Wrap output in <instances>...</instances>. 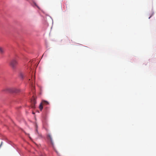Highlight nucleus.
<instances>
[{"label": "nucleus", "mask_w": 156, "mask_h": 156, "mask_svg": "<svg viewBox=\"0 0 156 156\" xmlns=\"http://www.w3.org/2000/svg\"><path fill=\"white\" fill-rule=\"evenodd\" d=\"M17 64V61L15 58H13L11 60L10 62V66L13 69H14L16 68Z\"/></svg>", "instance_id": "1"}, {"label": "nucleus", "mask_w": 156, "mask_h": 156, "mask_svg": "<svg viewBox=\"0 0 156 156\" xmlns=\"http://www.w3.org/2000/svg\"><path fill=\"white\" fill-rule=\"evenodd\" d=\"M47 139L49 140L52 145L53 144V142L51 135L50 134H48L47 135Z\"/></svg>", "instance_id": "2"}, {"label": "nucleus", "mask_w": 156, "mask_h": 156, "mask_svg": "<svg viewBox=\"0 0 156 156\" xmlns=\"http://www.w3.org/2000/svg\"><path fill=\"white\" fill-rule=\"evenodd\" d=\"M20 90L19 89H16V88H13L11 90V92L16 93H18L19 92Z\"/></svg>", "instance_id": "3"}, {"label": "nucleus", "mask_w": 156, "mask_h": 156, "mask_svg": "<svg viewBox=\"0 0 156 156\" xmlns=\"http://www.w3.org/2000/svg\"><path fill=\"white\" fill-rule=\"evenodd\" d=\"M5 49L2 47H0V53L1 54H3L5 52Z\"/></svg>", "instance_id": "4"}, {"label": "nucleus", "mask_w": 156, "mask_h": 156, "mask_svg": "<svg viewBox=\"0 0 156 156\" xmlns=\"http://www.w3.org/2000/svg\"><path fill=\"white\" fill-rule=\"evenodd\" d=\"M42 103L43 105H48L49 104V102L46 101H43Z\"/></svg>", "instance_id": "5"}, {"label": "nucleus", "mask_w": 156, "mask_h": 156, "mask_svg": "<svg viewBox=\"0 0 156 156\" xmlns=\"http://www.w3.org/2000/svg\"><path fill=\"white\" fill-rule=\"evenodd\" d=\"M20 76L21 78L23 79V78L24 76V74L22 72H20Z\"/></svg>", "instance_id": "6"}, {"label": "nucleus", "mask_w": 156, "mask_h": 156, "mask_svg": "<svg viewBox=\"0 0 156 156\" xmlns=\"http://www.w3.org/2000/svg\"><path fill=\"white\" fill-rule=\"evenodd\" d=\"M31 101L32 104H35L36 102H35V99L34 97H33L32 98L31 100Z\"/></svg>", "instance_id": "7"}, {"label": "nucleus", "mask_w": 156, "mask_h": 156, "mask_svg": "<svg viewBox=\"0 0 156 156\" xmlns=\"http://www.w3.org/2000/svg\"><path fill=\"white\" fill-rule=\"evenodd\" d=\"M43 105L41 103V104L39 106V108L41 111L42 109L43 108Z\"/></svg>", "instance_id": "8"}, {"label": "nucleus", "mask_w": 156, "mask_h": 156, "mask_svg": "<svg viewBox=\"0 0 156 156\" xmlns=\"http://www.w3.org/2000/svg\"><path fill=\"white\" fill-rule=\"evenodd\" d=\"M36 133H37V134H38V132H37V128H36Z\"/></svg>", "instance_id": "9"}, {"label": "nucleus", "mask_w": 156, "mask_h": 156, "mask_svg": "<svg viewBox=\"0 0 156 156\" xmlns=\"http://www.w3.org/2000/svg\"><path fill=\"white\" fill-rule=\"evenodd\" d=\"M34 5H36V6H37L38 8V6H37V5H36V4L35 2H34Z\"/></svg>", "instance_id": "10"}, {"label": "nucleus", "mask_w": 156, "mask_h": 156, "mask_svg": "<svg viewBox=\"0 0 156 156\" xmlns=\"http://www.w3.org/2000/svg\"><path fill=\"white\" fill-rule=\"evenodd\" d=\"M33 85V83H31V85H32V86H33V85Z\"/></svg>", "instance_id": "11"}, {"label": "nucleus", "mask_w": 156, "mask_h": 156, "mask_svg": "<svg viewBox=\"0 0 156 156\" xmlns=\"http://www.w3.org/2000/svg\"><path fill=\"white\" fill-rule=\"evenodd\" d=\"M39 136H41V135L40 134V135H39Z\"/></svg>", "instance_id": "12"}]
</instances>
